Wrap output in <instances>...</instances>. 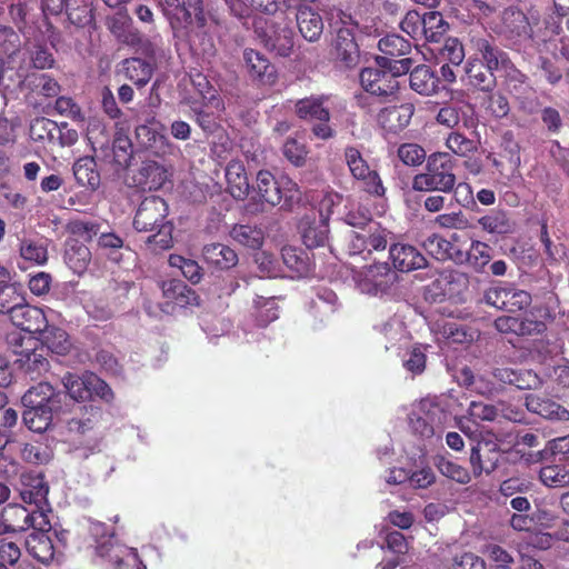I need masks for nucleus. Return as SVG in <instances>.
Masks as SVG:
<instances>
[{
    "label": "nucleus",
    "mask_w": 569,
    "mask_h": 569,
    "mask_svg": "<svg viewBox=\"0 0 569 569\" xmlns=\"http://www.w3.org/2000/svg\"><path fill=\"white\" fill-rule=\"evenodd\" d=\"M169 207L159 196L146 197L139 204L132 226L138 232H149L144 248L151 253H161L173 246L174 226L168 219Z\"/></svg>",
    "instance_id": "obj_1"
},
{
    "label": "nucleus",
    "mask_w": 569,
    "mask_h": 569,
    "mask_svg": "<svg viewBox=\"0 0 569 569\" xmlns=\"http://www.w3.org/2000/svg\"><path fill=\"white\" fill-rule=\"evenodd\" d=\"M449 412L443 408L437 398L427 397L410 407L408 413V426L417 438L425 441L440 439Z\"/></svg>",
    "instance_id": "obj_2"
},
{
    "label": "nucleus",
    "mask_w": 569,
    "mask_h": 569,
    "mask_svg": "<svg viewBox=\"0 0 569 569\" xmlns=\"http://www.w3.org/2000/svg\"><path fill=\"white\" fill-rule=\"evenodd\" d=\"M455 184L453 164L446 152L430 154L425 171L416 174L412 180L413 190L421 192H451Z\"/></svg>",
    "instance_id": "obj_3"
},
{
    "label": "nucleus",
    "mask_w": 569,
    "mask_h": 569,
    "mask_svg": "<svg viewBox=\"0 0 569 569\" xmlns=\"http://www.w3.org/2000/svg\"><path fill=\"white\" fill-rule=\"evenodd\" d=\"M88 533L96 561L106 562L112 569H127L124 557L129 553V550L118 542L113 528L101 521H90Z\"/></svg>",
    "instance_id": "obj_4"
},
{
    "label": "nucleus",
    "mask_w": 569,
    "mask_h": 569,
    "mask_svg": "<svg viewBox=\"0 0 569 569\" xmlns=\"http://www.w3.org/2000/svg\"><path fill=\"white\" fill-rule=\"evenodd\" d=\"M254 33L269 52L283 58L293 52L295 32L283 19H259L254 22Z\"/></svg>",
    "instance_id": "obj_5"
},
{
    "label": "nucleus",
    "mask_w": 569,
    "mask_h": 569,
    "mask_svg": "<svg viewBox=\"0 0 569 569\" xmlns=\"http://www.w3.org/2000/svg\"><path fill=\"white\" fill-rule=\"evenodd\" d=\"M33 530H51V522L46 510L28 509L20 503H9L2 509L0 533Z\"/></svg>",
    "instance_id": "obj_6"
},
{
    "label": "nucleus",
    "mask_w": 569,
    "mask_h": 569,
    "mask_svg": "<svg viewBox=\"0 0 569 569\" xmlns=\"http://www.w3.org/2000/svg\"><path fill=\"white\" fill-rule=\"evenodd\" d=\"M256 192L261 202L271 206L280 204L282 207H291L292 202L299 200V189L296 182L287 177L279 180L268 170H260L257 173Z\"/></svg>",
    "instance_id": "obj_7"
},
{
    "label": "nucleus",
    "mask_w": 569,
    "mask_h": 569,
    "mask_svg": "<svg viewBox=\"0 0 569 569\" xmlns=\"http://www.w3.org/2000/svg\"><path fill=\"white\" fill-rule=\"evenodd\" d=\"M13 352L18 356L16 363L31 380L40 378L49 370V361L43 347H38V340L13 336L10 340Z\"/></svg>",
    "instance_id": "obj_8"
},
{
    "label": "nucleus",
    "mask_w": 569,
    "mask_h": 569,
    "mask_svg": "<svg viewBox=\"0 0 569 569\" xmlns=\"http://www.w3.org/2000/svg\"><path fill=\"white\" fill-rule=\"evenodd\" d=\"M336 24H341L337 29V36L332 42V56L341 68L350 69L353 66V54L356 53V21L350 12L341 9L337 10Z\"/></svg>",
    "instance_id": "obj_9"
},
{
    "label": "nucleus",
    "mask_w": 569,
    "mask_h": 569,
    "mask_svg": "<svg viewBox=\"0 0 569 569\" xmlns=\"http://www.w3.org/2000/svg\"><path fill=\"white\" fill-rule=\"evenodd\" d=\"M335 204L333 197L327 196L320 202L319 219L305 217L299 223L303 244L308 249L325 247L329 240L330 208Z\"/></svg>",
    "instance_id": "obj_10"
},
{
    "label": "nucleus",
    "mask_w": 569,
    "mask_h": 569,
    "mask_svg": "<svg viewBox=\"0 0 569 569\" xmlns=\"http://www.w3.org/2000/svg\"><path fill=\"white\" fill-rule=\"evenodd\" d=\"M468 46L475 51L476 58L495 72L502 71L511 62L508 54L482 29L470 30Z\"/></svg>",
    "instance_id": "obj_11"
},
{
    "label": "nucleus",
    "mask_w": 569,
    "mask_h": 569,
    "mask_svg": "<svg viewBox=\"0 0 569 569\" xmlns=\"http://www.w3.org/2000/svg\"><path fill=\"white\" fill-rule=\"evenodd\" d=\"M22 403L23 406H32L60 415L73 411V409H67V396L64 392L57 391L48 382H39L28 389L22 396Z\"/></svg>",
    "instance_id": "obj_12"
},
{
    "label": "nucleus",
    "mask_w": 569,
    "mask_h": 569,
    "mask_svg": "<svg viewBox=\"0 0 569 569\" xmlns=\"http://www.w3.org/2000/svg\"><path fill=\"white\" fill-rule=\"evenodd\" d=\"M396 273L387 262L361 267L358 272V288L363 293L378 295L387 291L396 281Z\"/></svg>",
    "instance_id": "obj_13"
},
{
    "label": "nucleus",
    "mask_w": 569,
    "mask_h": 569,
    "mask_svg": "<svg viewBox=\"0 0 569 569\" xmlns=\"http://www.w3.org/2000/svg\"><path fill=\"white\" fill-rule=\"evenodd\" d=\"M49 485L42 473L24 472L20 477L19 495L23 502L37 510L51 512L48 501Z\"/></svg>",
    "instance_id": "obj_14"
},
{
    "label": "nucleus",
    "mask_w": 569,
    "mask_h": 569,
    "mask_svg": "<svg viewBox=\"0 0 569 569\" xmlns=\"http://www.w3.org/2000/svg\"><path fill=\"white\" fill-rule=\"evenodd\" d=\"M501 457L498 442L490 438H481L476 446L471 448L469 462L475 478L483 472L489 475L496 470Z\"/></svg>",
    "instance_id": "obj_15"
},
{
    "label": "nucleus",
    "mask_w": 569,
    "mask_h": 569,
    "mask_svg": "<svg viewBox=\"0 0 569 569\" xmlns=\"http://www.w3.org/2000/svg\"><path fill=\"white\" fill-rule=\"evenodd\" d=\"M485 300L488 305L508 312H517L531 303L529 292L515 287H495L485 293Z\"/></svg>",
    "instance_id": "obj_16"
},
{
    "label": "nucleus",
    "mask_w": 569,
    "mask_h": 569,
    "mask_svg": "<svg viewBox=\"0 0 569 569\" xmlns=\"http://www.w3.org/2000/svg\"><path fill=\"white\" fill-rule=\"evenodd\" d=\"M169 22L173 34L194 24L199 28H206L208 18L203 0H181L178 11L170 17Z\"/></svg>",
    "instance_id": "obj_17"
},
{
    "label": "nucleus",
    "mask_w": 569,
    "mask_h": 569,
    "mask_svg": "<svg viewBox=\"0 0 569 569\" xmlns=\"http://www.w3.org/2000/svg\"><path fill=\"white\" fill-rule=\"evenodd\" d=\"M9 318L13 326L28 333H40L48 325L43 310L29 305L26 298L19 307L13 309Z\"/></svg>",
    "instance_id": "obj_18"
},
{
    "label": "nucleus",
    "mask_w": 569,
    "mask_h": 569,
    "mask_svg": "<svg viewBox=\"0 0 569 569\" xmlns=\"http://www.w3.org/2000/svg\"><path fill=\"white\" fill-rule=\"evenodd\" d=\"M134 186L142 191L161 189L169 179L168 169L153 160L142 161L132 177Z\"/></svg>",
    "instance_id": "obj_19"
},
{
    "label": "nucleus",
    "mask_w": 569,
    "mask_h": 569,
    "mask_svg": "<svg viewBox=\"0 0 569 569\" xmlns=\"http://www.w3.org/2000/svg\"><path fill=\"white\" fill-rule=\"evenodd\" d=\"M243 59L252 80L268 86H272L277 81V69L264 54L254 49H246Z\"/></svg>",
    "instance_id": "obj_20"
},
{
    "label": "nucleus",
    "mask_w": 569,
    "mask_h": 569,
    "mask_svg": "<svg viewBox=\"0 0 569 569\" xmlns=\"http://www.w3.org/2000/svg\"><path fill=\"white\" fill-rule=\"evenodd\" d=\"M413 112L411 103L387 107L379 111L377 121L386 132L398 133L410 123Z\"/></svg>",
    "instance_id": "obj_21"
},
{
    "label": "nucleus",
    "mask_w": 569,
    "mask_h": 569,
    "mask_svg": "<svg viewBox=\"0 0 569 569\" xmlns=\"http://www.w3.org/2000/svg\"><path fill=\"white\" fill-rule=\"evenodd\" d=\"M363 90L375 97H387L393 93L397 82L388 72L376 68H365L359 74Z\"/></svg>",
    "instance_id": "obj_22"
},
{
    "label": "nucleus",
    "mask_w": 569,
    "mask_h": 569,
    "mask_svg": "<svg viewBox=\"0 0 569 569\" xmlns=\"http://www.w3.org/2000/svg\"><path fill=\"white\" fill-rule=\"evenodd\" d=\"M430 329L438 341H443L448 345L469 343L475 339L472 331H469L465 326L450 319L436 320L430 323Z\"/></svg>",
    "instance_id": "obj_23"
},
{
    "label": "nucleus",
    "mask_w": 569,
    "mask_h": 569,
    "mask_svg": "<svg viewBox=\"0 0 569 569\" xmlns=\"http://www.w3.org/2000/svg\"><path fill=\"white\" fill-rule=\"evenodd\" d=\"M526 408L540 417L551 421H569V410L560 403L535 395L529 393L525 398Z\"/></svg>",
    "instance_id": "obj_24"
},
{
    "label": "nucleus",
    "mask_w": 569,
    "mask_h": 569,
    "mask_svg": "<svg viewBox=\"0 0 569 569\" xmlns=\"http://www.w3.org/2000/svg\"><path fill=\"white\" fill-rule=\"evenodd\" d=\"M173 37L186 42L190 50L200 53L203 57H213L216 54V46L212 36L206 28H199L197 24L177 32Z\"/></svg>",
    "instance_id": "obj_25"
},
{
    "label": "nucleus",
    "mask_w": 569,
    "mask_h": 569,
    "mask_svg": "<svg viewBox=\"0 0 569 569\" xmlns=\"http://www.w3.org/2000/svg\"><path fill=\"white\" fill-rule=\"evenodd\" d=\"M390 258L393 267L401 272H409L423 268L426 258L413 246L396 243L390 247Z\"/></svg>",
    "instance_id": "obj_26"
},
{
    "label": "nucleus",
    "mask_w": 569,
    "mask_h": 569,
    "mask_svg": "<svg viewBox=\"0 0 569 569\" xmlns=\"http://www.w3.org/2000/svg\"><path fill=\"white\" fill-rule=\"evenodd\" d=\"M466 78L469 86L483 92H492L497 86L493 70L483 66L479 58L470 57L466 63Z\"/></svg>",
    "instance_id": "obj_27"
},
{
    "label": "nucleus",
    "mask_w": 569,
    "mask_h": 569,
    "mask_svg": "<svg viewBox=\"0 0 569 569\" xmlns=\"http://www.w3.org/2000/svg\"><path fill=\"white\" fill-rule=\"evenodd\" d=\"M491 251L492 249L488 243L472 239L467 252L456 251L453 261L456 263H467L476 272H483L492 258Z\"/></svg>",
    "instance_id": "obj_28"
},
{
    "label": "nucleus",
    "mask_w": 569,
    "mask_h": 569,
    "mask_svg": "<svg viewBox=\"0 0 569 569\" xmlns=\"http://www.w3.org/2000/svg\"><path fill=\"white\" fill-rule=\"evenodd\" d=\"M297 26L300 34L309 42H316L323 32L322 17L311 7L299 6L296 13Z\"/></svg>",
    "instance_id": "obj_29"
},
{
    "label": "nucleus",
    "mask_w": 569,
    "mask_h": 569,
    "mask_svg": "<svg viewBox=\"0 0 569 569\" xmlns=\"http://www.w3.org/2000/svg\"><path fill=\"white\" fill-rule=\"evenodd\" d=\"M339 308L336 292L329 288H321L311 301L310 313L316 322L326 323L332 319Z\"/></svg>",
    "instance_id": "obj_30"
},
{
    "label": "nucleus",
    "mask_w": 569,
    "mask_h": 569,
    "mask_svg": "<svg viewBox=\"0 0 569 569\" xmlns=\"http://www.w3.org/2000/svg\"><path fill=\"white\" fill-rule=\"evenodd\" d=\"M161 290L168 301L179 307L199 306L200 303V297L197 292L181 280L171 279L162 281Z\"/></svg>",
    "instance_id": "obj_31"
},
{
    "label": "nucleus",
    "mask_w": 569,
    "mask_h": 569,
    "mask_svg": "<svg viewBox=\"0 0 569 569\" xmlns=\"http://www.w3.org/2000/svg\"><path fill=\"white\" fill-rule=\"evenodd\" d=\"M228 192L237 200H243L250 190L246 167L241 160H231L226 167Z\"/></svg>",
    "instance_id": "obj_32"
},
{
    "label": "nucleus",
    "mask_w": 569,
    "mask_h": 569,
    "mask_svg": "<svg viewBox=\"0 0 569 569\" xmlns=\"http://www.w3.org/2000/svg\"><path fill=\"white\" fill-rule=\"evenodd\" d=\"M230 13L238 19H247L253 11L274 14L279 9L278 0H223Z\"/></svg>",
    "instance_id": "obj_33"
},
{
    "label": "nucleus",
    "mask_w": 569,
    "mask_h": 569,
    "mask_svg": "<svg viewBox=\"0 0 569 569\" xmlns=\"http://www.w3.org/2000/svg\"><path fill=\"white\" fill-rule=\"evenodd\" d=\"M50 530H34L27 541V550L34 559L43 565H49L54 559L56 548L48 535Z\"/></svg>",
    "instance_id": "obj_34"
},
{
    "label": "nucleus",
    "mask_w": 569,
    "mask_h": 569,
    "mask_svg": "<svg viewBox=\"0 0 569 569\" xmlns=\"http://www.w3.org/2000/svg\"><path fill=\"white\" fill-rule=\"evenodd\" d=\"M358 189L362 192L382 198L386 189L383 187L380 174L376 168H371L366 161L362 160L358 153Z\"/></svg>",
    "instance_id": "obj_35"
},
{
    "label": "nucleus",
    "mask_w": 569,
    "mask_h": 569,
    "mask_svg": "<svg viewBox=\"0 0 569 569\" xmlns=\"http://www.w3.org/2000/svg\"><path fill=\"white\" fill-rule=\"evenodd\" d=\"M501 31L510 38L528 39L532 37V29L526 14L513 8L503 11Z\"/></svg>",
    "instance_id": "obj_36"
},
{
    "label": "nucleus",
    "mask_w": 569,
    "mask_h": 569,
    "mask_svg": "<svg viewBox=\"0 0 569 569\" xmlns=\"http://www.w3.org/2000/svg\"><path fill=\"white\" fill-rule=\"evenodd\" d=\"M190 82L194 91L200 97V104L216 109L223 108V102L219 97L218 90L211 84L208 77L196 70L189 74Z\"/></svg>",
    "instance_id": "obj_37"
},
{
    "label": "nucleus",
    "mask_w": 569,
    "mask_h": 569,
    "mask_svg": "<svg viewBox=\"0 0 569 569\" xmlns=\"http://www.w3.org/2000/svg\"><path fill=\"white\" fill-rule=\"evenodd\" d=\"M64 261L76 274L80 276L90 264L91 251L79 240L69 239L66 243Z\"/></svg>",
    "instance_id": "obj_38"
},
{
    "label": "nucleus",
    "mask_w": 569,
    "mask_h": 569,
    "mask_svg": "<svg viewBox=\"0 0 569 569\" xmlns=\"http://www.w3.org/2000/svg\"><path fill=\"white\" fill-rule=\"evenodd\" d=\"M281 259L297 277H307L313 269V262L308 253L297 247L284 246L281 249Z\"/></svg>",
    "instance_id": "obj_39"
},
{
    "label": "nucleus",
    "mask_w": 569,
    "mask_h": 569,
    "mask_svg": "<svg viewBox=\"0 0 569 569\" xmlns=\"http://www.w3.org/2000/svg\"><path fill=\"white\" fill-rule=\"evenodd\" d=\"M154 67L152 63L138 58H127L122 61L124 77L137 87H144L152 78Z\"/></svg>",
    "instance_id": "obj_40"
},
{
    "label": "nucleus",
    "mask_w": 569,
    "mask_h": 569,
    "mask_svg": "<svg viewBox=\"0 0 569 569\" xmlns=\"http://www.w3.org/2000/svg\"><path fill=\"white\" fill-rule=\"evenodd\" d=\"M477 222L485 232L493 236H507L515 231V223L502 210H491Z\"/></svg>",
    "instance_id": "obj_41"
},
{
    "label": "nucleus",
    "mask_w": 569,
    "mask_h": 569,
    "mask_svg": "<svg viewBox=\"0 0 569 569\" xmlns=\"http://www.w3.org/2000/svg\"><path fill=\"white\" fill-rule=\"evenodd\" d=\"M91 382L90 375L79 377L71 372H67L62 378V383L66 389L64 395L67 396V409L71 400L84 401L91 398Z\"/></svg>",
    "instance_id": "obj_42"
},
{
    "label": "nucleus",
    "mask_w": 569,
    "mask_h": 569,
    "mask_svg": "<svg viewBox=\"0 0 569 569\" xmlns=\"http://www.w3.org/2000/svg\"><path fill=\"white\" fill-rule=\"evenodd\" d=\"M73 176L76 181L91 190H97L100 186V173L97 169V162L92 157H82L73 164Z\"/></svg>",
    "instance_id": "obj_43"
},
{
    "label": "nucleus",
    "mask_w": 569,
    "mask_h": 569,
    "mask_svg": "<svg viewBox=\"0 0 569 569\" xmlns=\"http://www.w3.org/2000/svg\"><path fill=\"white\" fill-rule=\"evenodd\" d=\"M203 258L220 269H229L237 264L238 254L223 243H210L203 248Z\"/></svg>",
    "instance_id": "obj_44"
},
{
    "label": "nucleus",
    "mask_w": 569,
    "mask_h": 569,
    "mask_svg": "<svg viewBox=\"0 0 569 569\" xmlns=\"http://www.w3.org/2000/svg\"><path fill=\"white\" fill-rule=\"evenodd\" d=\"M39 335H41V347L43 349L47 348V350L59 356H64L69 352L71 342L66 330L47 325L46 329Z\"/></svg>",
    "instance_id": "obj_45"
},
{
    "label": "nucleus",
    "mask_w": 569,
    "mask_h": 569,
    "mask_svg": "<svg viewBox=\"0 0 569 569\" xmlns=\"http://www.w3.org/2000/svg\"><path fill=\"white\" fill-rule=\"evenodd\" d=\"M26 409L22 415L24 426L37 433H43L52 425L53 416L60 413L52 412L46 409H39L32 406H24Z\"/></svg>",
    "instance_id": "obj_46"
},
{
    "label": "nucleus",
    "mask_w": 569,
    "mask_h": 569,
    "mask_svg": "<svg viewBox=\"0 0 569 569\" xmlns=\"http://www.w3.org/2000/svg\"><path fill=\"white\" fill-rule=\"evenodd\" d=\"M410 87L420 94L429 96L436 92L438 78L428 66H418L410 73Z\"/></svg>",
    "instance_id": "obj_47"
},
{
    "label": "nucleus",
    "mask_w": 569,
    "mask_h": 569,
    "mask_svg": "<svg viewBox=\"0 0 569 569\" xmlns=\"http://www.w3.org/2000/svg\"><path fill=\"white\" fill-rule=\"evenodd\" d=\"M462 278L461 274L457 273H443L438 279L432 281L425 291V298L430 301H441L447 297H452L453 291L451 286Z\"/></svg>",
    "instance_id": "obj_48"
},
{
    "label": "nucleus",
    "mask_w": 569,
    "mask_h": 569,
    "mask_svg": "<svg viewBox=\"0 0 569 569\" xmlns=\"http://www.w3.org/2000/svg\"><path fill=\"white\" fill-rule=\"evenodd\" d=\"M493 377L503 383L515 385L519 389L533 388L540 383L538 377L530 371L521 373L510 368L495 369Z\"/></svg>",
    "instance_id": "obj_49"
},
{
    "label": "nucleus",
    "mask_w": 569,
    "mask_h": 569,
    "mask_svg": "<svg viewBox=\"0 0 569 569\" xmlns=\"http://www.w3.org/2000/svg\"><path fill=\"white\" fill-rule=\"evenodd\" d=\"M296 112L305 120H329V110L323 107L322 98H306L296 103Z\"/></svg>",
    "instance_id": "obj_50"
},
{
    "label": "nucleus",
    "mask_w": 569,
    "mask_h": 569,
    "mask_svg": "<svg viewBox=\"0 0 569 569\" xmlns=\"http://www.w3.org/2000/svg\"><path fill=\"white\" fill-rule=\"evenodd\" d=\"M67 429L73 436V441L78 442L83 448L93 452L99 448L101 433L99 431H87V427L82 426L76 419L67 421Z\"/></svg>",
    "instance_id": "obj_51"
},
{
    "label": "nucleus",
    "mask_w": 569,
    "mask_h": 569,
    "mask_svg": "<svg viewBox=\"0 0 569 569\" xmlns=\"http://www.w3.org/2000/svg\"><path fill=\"white\" fill-rule=\"evenodd\" d=\"M435 466L442 476L460 485H467L471 481L472 473L467 468L445 456H438Z\"/></svg>",
    "instance_id": "obj_52"
},
{
    "label": "nucleus",
    "mask_w": 569,
    "mask_h": 569,
    "mask_svg": "<svg viewBox=\"0 0 569 569\" xmlns=\"http://www.w3.org/2000/svg\"><path fill=\"white\" fill-rule=\"evenodd\" d=\"M26 298L20 283L11 280L3 289H0V313L9 316L16 307H19Z\"/></svg>",
    "instance_id": "obj_53"
},
{
    "label": "nucleus",
    "mask_w": 569,
    "mask_h": 569,
    "mask_svg": "<svg viewBox=\"0 0 569 569\" xmlns=\"http://www.w3.org/2000/svg\"><path fill=\"white\" fill-rule=\"evenodd\" d=\"M230 236L238 243L251 249H259L263 243L262 230L248 224H236Z\"/></svg>",
    "instance_id": "obj_54"
},
{
    "label": "nucleus",
    "mask_w": 569,
    "mask_h": 569,
    "mask_svg": "<svg viewBox=\"0 0 569 569\" xmlns=\"http://www.w3.org/2000/svg\"><path fill=\"white\" fill-rule=\"evenodd\" d=\"M448 23L438 11H430L423 14L422 36L427 41L438 42L447 32Z\"/></svg>",
    "instance_id": "obj_55"
},
{
    "label": "nucleus",
    "mask_w": 569,
    "mask_h": 569,
    "mask_svg": "<svg viewBox=\"0 0 569 569\" xmlns=\"http://www.w3.org/2000/svg\"><path fill=\"white\" fill-rule=\"evenodd\" d=\"M362 241L363 249L358 250V256H361L363 260L367 259V254L371 252V249L373 250H383L387 246V239L385 234V230H380L379 226L377 223H369V230L368 233L360 234L358 233V241Z\"/></svg>",
    "instance_id": "obj_56"
},
{
    "label": "nucleus",
    "mask_w": 569,
    "mask_h": 569,
    "mask_svg": "<svg viewBox=\"0 0 569 569\" xmlns=\"http://www.w3.org/2000/svg\"><path fill=\"white\" fill-rule=\"evenodd\" d=\"M539 478L551 488L569 486V463L545 466L540 469Z\"/></svg>",
    "instance_id": "obj_57"
},
{
    "label": "nucleus",
    "mask_w": 569,
    "mask_h": 569,
    "mask_svg": "<svg viewBox=\"0 0 569 569\" xmlns=\"http://www.w3.org/2000/svg\"><path fill=\"white\" fill-rule=\"evenodd\" d=\"M422 246L430 256L439 261H445L448 259L453 260L456 257V252H451V242L439 234L432 233L428 236L422 241Z\"/></svg>",
    "instance_id": "obj_58"
},
{
    "label": "nucleus",
    "mask_w": 569,
    "mask_h": 569,
    "mask_svg": "<svg viewBox=\"0 0 569 569\" xmlns=\"http://www.w3.org/2000/svg\"><path fill=\"white\" fill-rule=\"evenodd\" d=\"M447 148L459 157H468L478 149V142L459 131H452L446 139Z\"/></svg>",
    "instance_id": "obj_59"
},
{
    "label": "nucleus",
    "mask_w": 569,
    "mask_h": 569,
    "mask_svg": "<svg viewBox=\"0 0 569 569\" xmlns=\"http://www.w3.org/2000/svg\"><path fill=\"white\" fill-rule=\"evenodd\" d=\"M190 109L192 119L203 130L206 134H213L220 129L218 117L203 109V106L198 104L196 101H190Z\"/></svg>",
    "instance_id": "obj_60"
},
{
    "label": "nucleus",
    "mask_w": 569,
    "mask_h": 569,
    "mask_svg": "<svg viewBox=\"0 0 569 569\" xmlns=\"http://www.w3.org/2000/svg\"><path fill=\"white\" fill-rule=\"evenodd\" d=\"M169 264L178 268L184 278L193 284L199 283L202 278V268L197 261L187 259L179 254H170Z\"/></svg>",
    "instance_id": "obj_61"
},
{
    "label": "nucleus",
    "mask_w": 569,
    "mask_h": 569,
    "mask_svg": "<svg viewBox=\"0 0 569 569\" xmlns=\"http://www.w3.org/2000/svg\"><path fill=\"white\" fill-rule=\"evenodd\" d=\"M379 50L391 57L406 56L411 50V44L399 34H389L378 42Z\"/></svg>",
    "instance_id": "obj_62"
},
{
    "label": "nucleus",
    "mask_w": 569,
    "mask_h": 569,
    "mask_svg": "<svg viewBox=\"0 0 569 569\" xmlns=\"http://www.w3.org/2000/svg\"><path fill=\"white\" fill-rule=\"evenodd\" d=\"M79 412L71 419L80 421L82 426L87 427V431H99V426L102 419V409L93 405L78 406Z\"/></svg>",
    "instance_id": "obj_63"
},
{
    "label": "nucleus",
    "mask_w": 569,
    "mask_h": 569,
    "mask_svg": "<svg viewBox=\"0 0 569 569\" xmlns=\"http://www.w3.org/2000/svg\"><path fill=\"white\" fill-rule=\"evenodd\" d=\"M20 256L36 264H44L48 261L47 247L39 241L22 240L20 243Z\"/></svg>",
    "instance_id": "obj_64"
}]
</instances>
